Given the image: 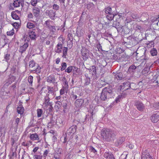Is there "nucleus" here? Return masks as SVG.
Instances as JSON below:
<instances>
[{
    "label": "nucleus",
    "instance_id": "obj_17",
    "mask_svg": "<svg viewBox=\"0 0 159 159\" xmlns=\"http://www.w3.org/2000/svg\"><path fill=\"white\" fill-rule=\"evenodd\" d=\"M29 44L27 43H25L24 44L21 46L19 49V51L21 53H23L24 52L26 51V49L28 47Z\"/></svg>",
    "mask_w": 159,
    "mask_h": 159
},
{
    "label": "nucleus",
    "instance_id": "obj_48",
    "mask_svg": "<svg viewBox=\"0 0 159 159\" xmlns=\"http://www.w3.org/2000/svg\"><path fill=\"white\" fill-rule=\"evenodd\" d=\"M153 105L154 108L155 109H159V102L158 103L156 102Z\"/></svg>",
    "mask_w": 159,
    "mask_h": 159
},
{
    "label": "nucleus",
    "instance_id": "obj_33",
    "mask_svg": "<svg viewBox=\"0 0 159 159\" xmlns=\"http://www.w3.org/2000/svg\"><path fill=\"white\" fill-rule=\"evenodd\" d=\"M120 23L119 22H116V25H115L114 23L113 24V26L115 27L117 29L120 30L122 29L123 27L121 25H119Z\"/></svg>",
    "mask_w": 159,
    "mask_h": 159
},
{
    "label": "nucleus",
    "instance_id": "obj_60",
    "mask_svg": "<svg viewBox=\"0 0 159 159\" xmlns=\"http://www.w3.org/2000/svg\"><path fill=\"white\" fill-rule=\"evenodd\" d=\"M37 3V1L34 0L31 2V5L33 6H34L36 5Z\"/></svg>",
    "mask_w": 159,
    "mask_h": 159
},
{
    "label": "nucleus",
    "instance_id": "obj_26",
    "mask_svg": "<svg viewBox=\"0 0 159 159\" xmlns=\"http://www.w3.org/2000/svg\"><path fill=\"white\" fill-rule=\"evenodd\" d=\"M125 139L124 137H121L117 139L116 142V144L117 145L121 144L125 141Z\"/></svg>",
    "mask_w": 159,
    "mask_h": 159
},
{
    "label": "nucleus",
    "instance_id": "obj_45",
    "mask_svg": "<svg viewBox=\"0 0 159 159\" xmlns=\"http://www.w3.org/2000/svg\"><path fill=\"white\" fill-rule=\"evenodd\" d=\"M33 77L32 76L30 75L29 76L28 78V81L31 86H32V84L33 83Z\"/></svg>",
    "mask_w": 159,
    "mask_h": 159
},
{
    "label": "nucleus",
    "instance_id": "obj_21",
    "mask_svg": "<svg viewBox=\"0 0 159 159\" xmlns=\"http://www.w3.org/2000/svg\"><path fill=\"white\" fill-rule=\"evenodd\" d=\"M125 78V76H123L121 72L118 73L115 75V78L117 80H121Z\"/></svg>",
    "mask_w": 159,
    "mask_h": 159
},
{
    "label": "nucleus",
    "instance_id": "obj_30",
    "mask_svg": "<svg viewBox=\"0 0 159 159\" xmlns=\"http://www.w3.org/2000/svg\"><path fill=\"white\" fill-rule=\"evenodd\" d=\"M42 156L40 154H38L36 153L34 155L33 159H42Z\"/></svg>",
    "mask_w": 159,
    "mask_h": 159
},
{
    "label": "nucleus",
    "instance_id": "obj_53",
    "mask_svg": "<svg viewBox=\"0 0 159 159\" xmlns=\"http://www.w3.org/2000/svg\"><path fill=\"white\" fill-rule=\"evenodd\" d=\"M65 91H66L65 88L64 87H63L60 90V94L61 95H62L65 93Z\"/></svg>",
    "mask_w": 159,
    "mask_h": 159
},
{
    "label": "nucleus",
    "instance_id": "obj_10",
    "mask_svg": "<svg viewBox=\"0 0 159 159\" xmlns=\"http://www.w3.org/2000/svg\"><path fill=\"white\" fill-rule=\"evenodd\" d=\"M137 109L139 111H142L144 109V106L139 101H137L135 104Z\"/></svg>",
    "mask_w": 159,
    "mask_h": 159
},
{
    "label": "nucleus",
    "instance_id": "obj_47",
    "mask_svg": "<svg viewBox=\"0 0 159 159\" xmlns=\"http://www.w3.org/2000/svg\"><path fill=\"white\" fill-rule=\"evenodd\" d=\"M4 58L5 59L6 61L8 62L10 58V55L9 54H7L5 55Z\"/></svg>",
    "mask_w": 159,
    "mask_h": 159
},
{
    "label": "nucleus",
    "instance_id": "obj_34",
    "mask_svg": "<svg viewBox=\"0 0 159 159\" xmlns=\"http://www.w3.org/2000/svg\"><path fill=\"white\" fill-rule=\"evenodd\" d=\"M22 159H30L29 155L27 153H26L25 151H24L22 155Z\"/></svg>",
    "mask_w": 159,
    "mask_h": 159
},
{
    "label": "nucleus",
    "instance_id": "obj_15",
    "mask_svg": "<svg viewBox=\"0 0 159 159\" xmlns=\"http://www.w3.org/2000/svg\"><path fill=\"white\" fill-rule=\"evenodd\" d=\"M62 48V44L61 43H58L56 47L55 52L58 53H60L61 52V50Z\"/></svg>",
    "mask_w": 159,
    "mask_h": 159
},
{
    "label": "nucleus",
    "instance_id": "obj_51",
    "mask_svg": "<svg viewBox=\"0 0 159 159\" xmlns=\"http://www.w3.org/2000/svg\"><path fill=\"white\" fill-rule=\"evenodd\" d=\"M39 149V148L38 147H35L31 153V154L34 155V154H36V152H37Z\"/></svg>",
    "mask_w": 159,
    "mask_h": 159
},
{
    "label": "nucleus",
    "instance_id": "obj_20",
    "mask_svg": "<svg viewBox=\"0 0 159 159\" xmlns=\"http://www.w3.org/2000/svg\"><path fill=\"white\" fill-rule=\"evenodd\" d=\"M141 159H153L148 153L143 152L142 153Z\"/></svg>",
    "mask_w": 159,
    "mask_h": 159
},
{
    "label": "nucleus",
    "instance_id": "obj_8",
    "mask_svg": "<svg viewBox=\"0 0 159 159\" xmlns=\"http://www.w3.org/2000/svg\"><path fill=\"white\" fill-rule=\"evenodd\" d=\"M16 79L15 77L11 75L5 82L4 85L6 86H8L10 84H11L13 82H14Z\"/></svg>",
    "mask_w": 159,
    "mask_h": 159
},
{
    "label": "nucleus",
    "instance_id": "obj_59",
    "mask_svg": "<svg viewBox=\"0 0 159 159\" xmlns=\"http://www.w3.org/2000/svg\"><path fill=\"white\" fill-rule=\"evenodd\" d=\"M22 145L24 146H28L29 144L28 143H25V142H23L21 144Z\"/></svg>",
    "mask_w": 159,
    "mask_h": 159
},
{
    "label": "nucleus",
    "instance_id": "obj_38",
    "mask_svg": "<svg viewBox=\"0 0 159 159\" xmlns=\"http://www.w3.org/2000/svg\"><path fill=\"white\" fill-rule=\"evenodd\" d=\"M26 26L28 28L31 29L34 27V25L31 22H28Z\"/></svg>",
    "mask_w": 159,
    "mask_h": 159
},
{
    "label": "nucleus",
    "instance_id": "obj_39",
    "mask_svg": "<svg viewBox=\"0 0 159 159\" xmlns=\"http://www.w3.org/2000/svg\"><path fill=\"white\" fill-rule=\"evenodd\" d=\"M37 116L38 117L41 116L42 114L43 113V110L41 109H38L37 110Z\"/></svg>",
    "mask_w": 159,
    "mask_h": 159
},
{
    "label": "nucleus",
    "instance_id": "obj_37",
    "mask_svg": "<svg viewBox=\"0 0 159 159\" xmlns=\"http://www.w3.org/2000/svg\"><path fill=\"white\" fill-rule=\"evenodd\" d=\"M61 71L64 70H66V68L67 67V64L66 62H62L61 64Z\"/></svg>",
    "mask_w": 159,
    "mask_h": 159
},
{
    "label": "nucleus",
    "instance_id": "obj_57",
    "mask_svg": "<svg viewBox=\"0 0 159 159\" xmlns=\"http://www.w3.org/2000/svg\"><path fill=\"white\" fill-rule=\"evenodd\" d=\"M20 119L19 118H17L15 122V124L16 125V127H17L18 125V123L19 122Z\"/></svg>",
    "mask_w": 159,
    "mask_h": 159
},
{
    "label": "nucleus",
    "instance_id": "obj_54",
    "mask_svg": "<svg viewBox=\"0 0 159 159\" xmlns=\"http://www.w3.org/2000/svg\"><path fill=\"white\" fill-rule=\"evenodd\" d=\"M49 152V149H46L45 150L43 153V157H46L47 156V155L48 154V153Z\"/></svg>",
    "mask_w": 159,
    "mask_h": 159
},
{
    "label": "nucleus",
    "instance_id": "obj_35",
    "mask_svg": "<svg viewBox=\"0 0 159 159\" xmlns=\"http://www.w3.org/2000/svg\"><path fill=\"white\" fill-rule=\"evenodd\" d=\"M150 53L152 56H156L157 54V50L155 48H153L150 51Z\"/></svg>",
    "mask_w": 159,
    "mask_h": 159
},
{
    "label": "nucleus",
    "instance_id": "obj_43",
    "mask_svg": "<svg viewBox=\"0 0 159 159\" xmlns=\"http://www.w3.org/2000/svg\"><path fill=\"white\" fill-rule=\"evenodd\" d=\"M45 27L48 28L49 29L51 27V25H50V21L47 20L45 21L44 24Z\"/></svg>",
    "mask_w": 159,
    "mask_h": 159
},
{
    "label": "nucleus",
    "instance_id": "obj_18",
    "mask_svg": "<svg viewBox=\"0 0 159 159\" xmlns=\"http://www.w3.org/2000/svg\"><path fill=\"white\" fill-rule=\"evenodd\" d=\"M30 139L33 140H38L39 142H40V139L36 133H34L33 134H30Z\"/></svg>",
    "mask_w": 159,
    "mask_h": 159
},
{
    "label": "nucleus",
    "instance_id": "obj_64",
    "mask_svg": "<svg viewBox=\"0 0 159 159\" xmlns=\"http://www.w3.org/2000/svg\"><path fill=\"white\" fill-rule=\"evenodd\" d=\"M60 61V58H57L56 60V63L57 64H58L59 63Z\"/></svg>",
    "mask_w": 159,
    "mask_h": 159
},
{
    "label": "nucleus",
    "instance_id": "obj_42",
    "mask_svg": "<svg viewBox=\"0 0 159 159\" xmlns=\"http://www.w3.org/2000/svg\"><path fill=\"white\" fill-rule=\"evenodd\" d=\"M14 34V29H12L11 31H7V35L8 36H11Z\"/></svg>",
    "mask_w": 159,
    "mask_h": 159
},
{
    "label": "nucleus",
    "instance_id": "obj_4",
    "mask_svg": "<svg viewBox=\"0 0 159 159\" xmlns=\"http://www.w3.org/2000/svg\"><path fill=\"white\" fill-rule=\"evenodd\" d=\"M47 90H48V93L46 94H49V95L50 94H52V95H56L55 92L56 90H55V87H51L49 86H47V89H46V88L44 87H43L42 88L41 91L43 92L44 91V92H46L47 91Z\"/></svg>",
    "mask_w": 159,
    "mask_h": 159
},
{
    "label": "nucleus",
    "instance_id": "obj_23",
    "mask_svg": "<svg viewBox=\"0 0 159 159\" xmlns=\"http://www.w3.org/2000/svg\"><path fill=\"white\" fill-rule=\"evenodd\" d=\"M24 111V108L21 105H20L17 108V111L18 114L22 115Z\"/></svg>",
    "mask_w": 159,
    "mask_h": 159
},
{
    "label": "nucleus",
    "instance_id": "obj_14",
    "mask_svg": "<svg viewBox=\"0 0 159 159\" xmlns=\"http://www.w3.org/2000/svg\"><path fill=\"white\" fill-rule=\"evenodd\" d=\"M29 38L32 40H34L36 38V34L35 32L33 30L29 31L28 33Z\"/></svg>",
    "mask_w": 159,
    "mask_h": 159
},
{
    "label": "nucleus",
    "instance_id": "obj_46",
    "mask_svg": "<svg viewBox=\"0 0 159 159\" xmlns=\"http://www.w3.org/2000/svg\"><path fill=\"white\" fill-rule=\"evenodd\" d=\"M56 108L59 109L60 107H61L62 103L60 101H57L56 102Z\"/></svg>",
    "mask_w": 159,
    "mask_h": 159
},
{
    "label": "nucleus",
    "instance_id": "obj_55",
    "mask_svg": "<svg viewBox=\"0 0 159 159\" xmlns=\"http://www.w3.org/2000/svg\"><path fill=\"white\" fill-rule=\"evenodd\" d=\"M59 6L56 4H54L53 6V8L56 10H58L59 9Z\"/></svg>",
    "mask_w": 159,
    "mask_h": 159
},
{
    "label": "nucleus",
    "instance_id": "obj_56",
    "mask_svg": "<svg viewBox=\"0 0 159 159\" xmlns=\"http://www.w3.org/2000/svg\"><path fill=\"white\" fill-rule=\"evenodd\" d=\"M71 96L72 98L74 99H75L77 98V95L74 94V93L73 92L71 93Z\"/></svg>",
    "mask_w": 159,
    "mask_h": 159
},
{
    "label": "nucleus",
    "instance_id": "obj_27",
    "mask_svg": "<svg viewBox=\"0 0 159 159\" xmlns=\"http://www.w3.org/2000/svg\"><path fill=\"white\" fill-rule=\"evenodd\" d=\"M31 72L37 74L40 73L41 72V67L39 66H37V68L35 70H31Z\"/></svg>",
    "mask_w": 159,
    "mask_h": 159
},
{
    "label": "nucleus",
    "instance_id": "obj_63",
    "mask_svg": "<svg viewBox=\"0 0 159 159\" xmlns=\"http://www.w3.org/2000/svg\"><path fill=\"white\" fill-rule=\"evenodd\" d=\"M129 68L130 69L135 70L136 69V67L134 65H133L130 66Z\"/></svg>",
    "mask_w": 159,
    "mask_h": 159
},
{
    "label": "nucleus",
    "instance_id": "obj_11",
    "mask_svg": "<svg viewBox=\"0 0 159 159\" xmlns=\"http://www.w3.org/2000/svg\"><path fill=\"white\" fill-rule=\"evenodd\" d=\"M152 122L156 123L159 120V114L157 113H154L150 117Z\"/></svg>",
    "mask_w": 159,
    "mask_h": 159
},
{
    "label": "nucleus",
    "instance_id": "obj_52",
    "mask_svg": "<svg viewBox=\"0 0 159 159\" xmlns=\"http://www.w3.org/2000/svg\"><path fill=\"white\" fill-rule=\"evenodd\" d=\"M67 40L73 41V37L71 33H69L68 34Z\"/></svg>",
    "mask_w": 159,
    "mask_h": 159
},
{
    "label": "nucleus",
    "instance_id": "obj_41",
    "mask_svg": "<svg viewBox=\"0 0 159 159\" xmlns=\"http://www.w3.org/2000/svg\"><path fill=\"white\" fill-rule=\"evenodd\" d=\"M73 46L72 41L67 40V46L70 49L72 48Z\"/></svg>",
    "mask_w": 159,
    "mask_h": 159
},
{
    "label": "nucleus",
    "instance_id": "obj_32",
    "mask_svg": "<svg viewBox=\"0 0 159 159\" xmlns=\"http://www.w3.org/2000/svg\"><path fill=\"white\" fill-rule=\"evenodd\" d=\"M105 12L107 14L113 12L112 9L110 7H108L104 9Z\"/></svg>",
    "mask_w": 159,
    "mask_h": 159
},
{
    "label": "nucleus",
    "instance_id": "obj_28",
    "mask_svg": "<svg viewBox=\"0 0 159 159\" xmlns=\"http://www.w3.org/2000/svg\"><path fill=\"white\" fill-rule=\"evenodd\" d=\"M56 15V12L53 11V10H50L49 11V12L48 13V15L52 19H54V17Z\"/></svg>",
    "mask_w": 159,
    "mask_h": 159
},
{
    "label": "nucleus",
    "instance_id": "obj_5",
    "mask_svg": "<svg viewBox=\"0 0 159 159\" xmlns=\"http://www.w3.org/2000/svg\"><path fill=\"white\" fill-rule=\"evenodd\" d=\"M81 54L83 59L85 61L89 57V52L87 49L84 48L81 49Z\"/></svg>",
    "mask_w": 159,
    "mask_h": 159
},
{
    "label": "nucleus",
    "instance_id": "obj_44",
    "mask_svg": "<svg viewBox=\"0 0 159 159\" xmlns=\"http://www.w3.org/2000/svg\"><path fill=\"white\" fill-rule=\"evenodd\" d=\"M35 66V63L34 61H31L29 62V67L32 68Z\"/></svg>",
    "mask_w": 159,
    "mask_h": 159
},
{
    "label": "nucleus",
    "instance_id": "obj_40",
    "mask_svg": "<svg viewBox=\"0 0 159 159\" xmlns=\"http://www.w3.org/2000/svg\"><path fill=\"white\" fill-rule=\"evenodd\" d=\"M73 69V66H68L67 68L65 70V72L68 73H70L72 71Z\"/></svg>",
    "mask_w": 159,
    "mask_h": 159
},
{
    "label": "nucleus",
    "instance_id": "obj_3",
    "mask_svg": "<svg viewBox=\"0 0 159 159\" xmlns=\"http://www.w3.org/2000/svg\"><path fill=\"white\" fill-rule=\"evenodd\" d=\"M134 85H135V84L133 83L130 84L129 82H126L124 83L122 85L120 86V90H123L124 91H126L130 88L134 89L132 87H131V86H133Z\"/></svg>",
    "mask_w": 159,
    "mask_h": 159
},
{
    "label": "nucleus",
    "instance_id": "obj_2",
    "mask_svg": "<svg viewBox=\"0 0 159 159\" xmlns=\"http://www.w3.org/2000/svg\"><path fill=\"white\" fill-rule=\"evenodd\" d=\"M112 88L111 86H109L102 89L100 96L101 100L105 101L113 96L112 93Z\"/></svg>",
    "mask_w": 159,
    "mask_h": 159
},
{
    "label": "nucleus",
    "instance_id": "obj_49",
    "mask_svg": "<svg viewBox=\"0 0 159 159\" xmlns=\"http://www.w3.org/2000/svg\"><path fill=\"white\" fill-rule=\"evenodd\" d=\"M141 57L142 58L141 59V60L142 61L143 60L142 63H144V64H145L146 63V61L148 59V58L146 57L145 56L142 57Z\"/></svg>",
    "mask_w": 159,
    "mask_h": 159
},
{
    "label": "nucleus",
    "instance_id": "obj_36",
    "mask_svg": "<svg viewBox=\"0 0 159 159\" xmlns=\"http://www.w3.org/2000/svg\"><path fill=\"white\" fill-rule=\"evenodd\" d=\"M85 76L86 78L85 79V84L86 85H88L89 84L90 82V78L86 75H85Z\"/></svg>",
    "mask_w": 159,
    "mask_h": 159
},
{
    "label": "nucleus",
    "instance_id": "obj_50",
    "mask_svg": "<svg viewBox=\"0 0 159 159\" xmlns=\"http://www.w3.org/2000/svg\"><path fill=\"white\" fill-rule=\"evenodd\" d=\"M89 150L91 152H93L94 153H96L97 152L96 150L92 146L90 147Z\"/></svg>",
    "mask_w": 159,
    "mask_h": 159
},
{
    "label": "nucleus",
    "instance_id": "obj_16",
    "mask_svg": "<svg viewBox=\"0 0 159 159\" xmlns=\"http://www.w3.org/2000/svg\"><path fill=\"white\" fill-rule=\"evenodd\" d=\"M103 156L106 159H115L113 155L111 152H105Z\"/></svg>",
    "mask_w": 159,
    "mask_h": 159
},
{
    "label": "nucleus",
    "instance_id": "obj_9",
    "mask_svg": "<svg viewBox=\"0 0 159 159\" xmlns=\"http://www.w3.org/2000/svg\"><path fill=\"white\" fill-rule=\"evenodd\" d=\"M62 151V149L59 148L57 149V150L55 152L54 154V158L55 159H59L61 157V155Z\"/></svg>",
    "mask_w": 159,
    "mask_h": 159
},
{
    "label": "nucleus",
    "instance_id": "obj_13",
    "mask_svg": "<svg viewBox=\"0 0 159 159\" xmlns=\"http://www.w3.org/2000/svg\"><path fill=\"white\" fill-rule=\"evenodd\" d=\"M77 127L76 125H73L68 129L66 134L69 135L71 134H74L76 131Z\"/></svg>",
    "mask_w": 159,
    "mask_h": 159
},
{
    "label": "nucleus",
    "instance_id": "obj_1",
    "mask_svg": "<svg viewBox=\"0 0 159 159\" xmlns=\"http://www.w3.org/2000/svg\"><path fill=\"white\" fill-rule=\"evenodd\" d=\"M101 135L103 140L109 141L114 140L115 134L114 131L110 129H103L102 131Z\"/></svg>",
    "mask_w": 159,
    "mask_h": 159
},
{
    "label": "nucleus",
    "instance_id": "obj_25",
    "mask_svg": "<svg viewBox=\"0 0 159 159\" xmlns=\"http://www.w3.org/2000/svg\"><path fill=\"white\" fill-rule=\"evenodd\" d=\"M89 71L93 75H95L96 74V67L94 66H93L89 69Z\"/></svg>",
    "mask_w": 159,
    "mask_h": 159
},
{
    "label": "nucleus",
    "instance_id": "obj_31",
    "mask_svg": "<svg viewBox=\"0 0 159 159\" xmlns=\"http://www.w3.org/2000/svg\"><path fill=\"white\" fill-rule=\"evenodd\" d=\"M55 81V79L52 76H49L48 77L47 81L49 83H54Z\"/></svg>",
    "mask_w": 159,
    "mask_h": 159
},
{
    "label": "nucleus",
    "instance_id": "obj_12",
    "mask_svg": "<svg viewBox=\"0 0 159 159\" xmlns=\"http://www.w3.org/2000/svg\"><path fill=\"white\" fill-rule=\"evenodd\" d=\"M84 102V100L82 99H78L75 102L76 107L79 108L81 107Z\"/></svg>",
    "mask_w": 159,
    "mask_h": 159
},
{
    "label": "nucleus",
    "instance_id": "obj_22",
    "mask_svg": "<svg viewBox=\"0 0 159 159\" xmlns=\"http://www.w3.org/2000/svg\"><path fill=\"white\" fill-rule=\"evenodd\" d=\"M17 12L19 14L20 13V12L18 11H17L15 12H11V15L12 18L16 20H18L19 19V16L16 13Z\"/></svg>",
    "mask_w": 159,
    "mask_h": 159
},
{
    "label": "nucleus",
    "instance_id": "obj_19",
    "mask_svg": "<svg viewBox=\"0 0 159 159\" xmlns=\"http://www.w3.org/2000/svg\"><path fill=\"white\" fill-rule=\"evenodd\" d=\"M23 3V0H16L14 1L13 4L15 7H20V5L22 6V4Z\"/></svg>",
    "mask_w": 159,
    "mask_h": 159
},
{
    "label": "nucleus",
    "instance_id": "obj_29",
    "mask_svg": "<svg viewBox=\"0 0 159 159\" xmlns=\"http://www.w3.org/2000/svg\"><path fill=\"white\" fill-rule=\"evenodd\" d=\"M114 17V15L113 12L110 14H108L107 16V18L108 20H112Z\"/></svg>",
    "mask_w": 159,
    "mask_h": 159
},
{
    "label": "nucleus",
    "instance_id": "obj_6",
    "mask_svg": "<svg viewBox=\"0 0 159 159\" xmlns=\"http://www.w3.org/2000/svg\"><path fill=\"white\" fill-rule=\"evenodd\" d=\"M49 96V94H46V96L43 99V105H44L47 107L48 106L51 107L52 106V102L50 101V99Z\"/></svg>",
    "mask_w": 159,
    "mask_h": 159
},
{
    "label": "nucleus",
    "instance_id": "obj_58",
    "mask_svg": "<svg viewBox=\"0 0 159 159\" xmlns=\"http://www.w3.org/2000/svg\"><path fill=\"white\" fill-rule=\"evenodd\" d=\"M49 29H50L53 32H55L56 30V29L55 27L52 26H51V27H50Z\"/></svg>",
    "mask_w": 159,
    "mask_h": 159
},
{
    "label": "nucleus",
    "instance_id": "obj_61",
    "mask_svg": "<svg viewBox=\"0 0 159 159\" xmlns=\"http://www.w3.org/2000/svg\"><path fill=\"white\" fill-rule=\"evenodd\" d=\"M28 17L29 18L32 19L33 18L34 16L32 13H30L29 14H28Z\"/></svg>",
    "mask_w": 159,
    "mask_h": 159
},
{
    "label": "nucleus",
    "instance_id": "obj_62",
    "mask_svg": "<svg viewBox=\"0 0 159 159\" xmlns=\"http://www.w3.org/2000/svg\"><path fill=\"white\" fill-rule=\"evenodd\" d=\"M65 90H66V93L68 91V88H69V86H68V84H67V85H65Z\"/></svg>",
    "mask_w": 159,
    "mask_h": 159
},
{
    "label": "nucleus",
    "instance_id": "obj_24",
    "mask_svg": "<svg viewBox=\"0 0 159 159\" xmlns=\"http://www.w3.org/2000/svg\"><path fill=\"white\" fill-rule=\"evenodd\" d=\"M68 48L64 47L62 49V57L64 58H66V56L67 54V51H68Z\"/></svg>",
    "mask_w": 159,
    "mask_h": 159
},
{
    "label": "nucleus",
    "instance_id": "obj_7",
    "mask_svg": "<svg viewBox=\"0 0 159 159\" xmlns=\"http://www.w3.org/2000/svg\"><path fill=\"white\" fill-rule=\"evenodd\" d=\"M41 10L40 8L34 7L33 9V13L34 16L36 18H39L40 15Z\"/></svg>",
    "mask_w": 159,
    "mask_h": 159
}]
</instances>
